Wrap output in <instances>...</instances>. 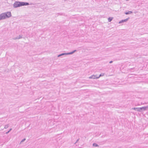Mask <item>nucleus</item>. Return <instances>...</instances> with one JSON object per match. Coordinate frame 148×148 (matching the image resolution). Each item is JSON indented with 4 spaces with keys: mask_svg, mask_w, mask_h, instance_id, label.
<instances>
[{
    "mask_svg": "<svg viewBox=\"0 0 148 148\" xmlns=\"http://www.w3.org/2000/svg\"><path fill=\"white\" fill-rule=\"evenodd\" d=\"M93 146L95 147H99V145L96 143H94L93 144Z\"/></svg>",
    "mask_w": 148,
    "mask_h": 148,
    "instance_id": "nucleus-8",
    "label": "nucleus"
},
{
    "mask_svg": "<svg viewBox=\"0 0 148 148\" xmlns=\"http://www.w3.org/2000/svg\"><path fill=\"white\" fill-rule=\"evenodd\" d=\"M127 19H125V20H123L122 21V22H124V21H127Z\"/></svg>",
    "mask_w": 148,
    "mask_h": 148,
    "instance_id": "nucleus-18",
    "label": "nucleus"
},
{
    "mask_svg": "<svg viewBox=\"0 0 148 148\" xmlns=\"http://www.w3.org/2000/svg\"><path fill=\"white\" fill-rule=\"evenodd\" d=\"M79 139H77V140L76 142H75V143H74V144H75L76 143H77L78 141L79 140Z\"/></svg>",
    "mask_w": 148,
    "mask_h": 148,
    "instance_id": "nucleus-17",
    "label": "nucleus"
},
{
    "mask_svg": "<svg viewBox=\"0 0 148 148\" xmlns=\"http://www.w3.org/2000/svg\"><path fill=\"white\" fill-rule=\"evenodd\" d=\"M133 69L131 68V69H130V70H132Z\"/></svg>",
    "mask_w": 148,
    "mask_h": 148,
    "instance_id": "nucleus-24",
    "label": "nucleus"
},
{
    "mask_svg": "<svg viewBox=\"0 0 148 148\" xmlns=\"http://www.w3.org/2000/svg\"><path fill=\"white\" fill-rule=\"evenodd\" d=\"M132 109H133L136 111L138 112V110H139L138 108H132Z\"/></svg>",
    "mask_w": 148,
    "mask_h": 148,
    "instance_id": "nucleus-7",
    "label": "nucleus"
},
{
    "mask_svg": "<svg viewBox=\"0 0 148 148\" xmlns=\"http://www.w3.org/2000/svg\"><path fill=\"white\" fill-rule=\"evenodd\" d=\"M61 56L60 55V54L58 56V57H59Z\"/></svg>",
    "mask_w": 148,
    "mask_h": 148,
    "instance_id": "nucleus-21",
    "label": "nucleus"
},
{
    "mask_svg": "<svg viewBox=\"0 0 148 148\" xmlns=\"http://www.w3.org/2000/svg\"><path fill=\"white\" fill-rule=\"evenodd\" d=\"M25 138H24V139H23L21 141V142H24V141H25Z\"/></svg>",
    "mask_w": 148,
    "mask_h": 148,
    "instance_id": "nucleus-19",
    "label": "nucleus"
},
{
    "mask_svg": "<svg viewBox=\"0 0 148 148\" xmlns=\"http://www.w3.org/2000/svg\"><path fill=\"white\" fill-rule=\"evenodd\" d=\"M9 132H9V131H8V132H7L6 133V134H8V133H9Z\"/></svg>",
    "mask_w": 148,
    "mask_h": 148,
    "instance_id": "nucleus-22",
    "label": "nucleus"
},
{
    "mask_svg": "<svg viewBox=\"0 0 148 148\" xmlns=\"http://www.w3.org/2000/svg\"><path fill=\"white\" fill-rule=\"evenodd\" d=\"M83 42H90V40H88L87 41L86 40L85 41H83Z\"/></svg>",
    "mask_w": 148,
    "mask_h": 148,
    "instance_id": "nucleus-15",
    "label": "nucleus"
},
{
    "mask_svg": "<svg viewBox=\"0 0 148 148\" xmlns=\"http://www.w3.org/2000/svg\"><path fill=\"white\" fill-rule=\"evenodd\" d=\"M5 14L4 13H3L0 15V20H1L2 19H4L5 18Z\"/></svg>",
    "mask_w": 148,
    "mask_h": 148,
    "instance_id": "nucleus-4",
    "label": "nucleus"
},
{
    "mask_svg": "<svg viewBox=\"0 0 148 148\" xmlns=\"http://www.w3.org/2000/svg\"><path fill=\"white\" fill-rule=\"evenodd\" d=\"M89 78L93 79H97L98 78V77L97 76V75H93L90 76L89 77Z\"/></svg>",
    "mask_w": 148,
    "mask_h": 148,
    "instance_id": "nucleus-3",
    "label": "nucleus"
},
{
    "mask_svg": "<svg viewBox=\"0 0 148 148\" xmlns=\"http://www.w3.org/2000/svg\"><path fill=\"white\" fill-rule=\"evenodd\" d=\"M60 55L62 56L64 55H66V53H63L60 54Z\"/></svg>",
    "mask_w": 148,
    "mask_h": 148,
    "instance_id": "nucleus-14",
    "label": "nucleus"
},
{
    "mask_svg": "<svg viewBox=\"0 0 148 148\" xmlns=\"http://www.w3.org/2000/svg\"><path fill=\"white\" fill-rule=\"evenodd\" d=\"M113 18L112 17H109L108 18V21L110 22L112 20Z\"/></svg>",
    "mask_w": 148,
    "mask_h": 148,
    "instance_id": "nucleus-10",
    "label": "nucleus"
},
{
    "mask_svg": "<svg viewBox=\"0 0 148 148\" xmlns=\"http://www.w3.org/2000/svg\"><path fill=\"white\" fill-rule=\"evenodd\" d=\"M138 112H143L142 107L141 108H138Z\"/></svg>",
    "mask_w": 148,
    "mask_h": 148,
    "instance_id": "nucleus-9",
    "label": "nucleus"
},
{
    "mask_svg": "<svg viewBox=\"0 0 148 148\" xmlns=\"http://www.w3.org/2000/svg\"><path fill=\"white\" fill-rule=\"evenodd\" d=\"M4 14H5V18H6L10 17L11 15V13L10 12H7L6 13H4Z\"/></svg>",
    "mask_w": 148,
    "mask_h": 148,
    "instance_id": "nucleus-2",
    "label": "nucleus"
},
{
    "mask_svg": "<svg viewBox=\"0 0 148 148\" xmlns=\"http://www.w3.org/2000/svg\"><path fill=\"white\" fill-rule=\"evenodd\" d=\"M132 13V12L131 11H129L128 12H127L125 13L126 14H131Z\"/></svg>",
    "mask_w": 148,
    "mask_h": 148,
    "instance_id": "nucleus-11",
    "label": "nucleus"
},
{
    "mask_svg": "<svg viewBox=\"0 0 148 148\" xmlns=\"http://www.w3.org/2000/svg\"><path fill=\"white\" fill-rule=\"evenodd\" d=\"M9 127V125L7 124V125H5L4 127V128L5 129H7Z\"/></svg>",
    "mask_w": 148,
    "mask_h": 148,
    "instance_id": "nucleus-12",
    "label": "nucleus"
},
{
    "mask_svg": "<svg viewBox=\"0 0 148 148\" xmlns=\"http://www.w3.org/2000/svg\"><path fill=\"white\" fill-rule=\"evenodd\" d=\"M103 74L101 73V74H100L99 75V76L98 77V78H99L101 76H103Z\"/></svg>",
    "mask_w": 148,
    "mask_h": 148,
    "instance_id": "nucleus-13",
    "label": "nucleus"
},
{
    "mask_svg": "<svg viewBox=\"0 0 148 148\" xmlns=\"http://www.w3.org/2000/svg\"><path fill=\"white\" fill-rule=\"evenodd\" d=\"M29 5L28 3H25L23 2H16L14 3L13 6L15 8H17L20 6L26 5Z\"/></svg>",
    "mask_w": 148,
    "mask_h": 148,
    "instance_id": "nucleus-1",
    "label": "nucleus"
},
{
    "mask_svg": "<svg viewBox=\"0 0 148 148\" xmlns=\"http://www.w3.org/2000/svg\"><path fill=\"white\" fill-rule=\"evenodd\" d=\"M113 62V61H111L109 62V63L111 64Z\"/></svg>",
    "mask_w": 148,
    "mask_h": 148,
    "instance_id": "nucleus-20",
    "label": "nucleus"
},
{
    "mask_svg": "<svg viewBox=\"0 0 148 148\" xmlns=\"http://www.w3.org/2000/svg\"><path fill=\"white\" fill-rule=\"evenodd\" d=\"M21 38H14L13 39H14V40H16L17 39H20Z\"/></svg>",
    "mask_w": 148,
    "mask_h": 148,
    "instance_id": "nucleus-16",
    "label": "nucleus"
},
{
    "mask_svg": "<svg viewBox=\"0 0 148 148\" xmlns=\"http://www.w3.org/2000/svg\"><path fill=\"white\" fill-rule=\"evenodd\" d=\"M76 51H77V50H75L71 52L66 53V55L72 54H73V53H74V52H76Z\"/></svg>",
    "mask_w": 148,
    "mask_h": 148,
    "instance_id": "nucleus-6",
    "label": "nucleus"
},
{
    "mask_svg": "<svg viewBox=\"0 0 148 148\" xmlns=\"http://www.w3.org/2000/svg\"><path fill=\"white\" fill-rule=\"evenodd\" d=\"M11 130H12V128H11L9 131L10 132Z\"/></svg>",
    "mask_w": 148,
    "mask_h": 148,
    "instance_id": "nucleus-23",
    "label": "nucleus"
},
{
    "mask_svg": "<svg viewBox=\"0 0 148 148\" xmlns=\"http://www.w3.org/2000/svg\"><path fill=\"white\" fill-rule=\"evenodd\" d=\"M142 110L143 112L147 110H148V106H144V107H142Z\"/></svg>",
    "mask_w": 148,
    "mask_h": 148,
    "instance_id": "nucleus-5",
    "label": "nucleus"
}]
</instances>
